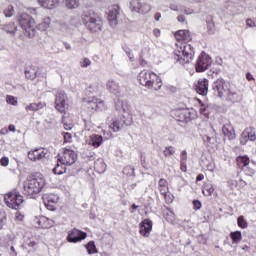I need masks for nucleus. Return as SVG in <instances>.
<instances>
[{"label": "nucleus", "mask_w": 256, "mask_h": 256, "mask_svg": "<svg viewBox=\"0 0 256 256\" xmlns=\"http://www.w3.org/2000/svg\"><path fill=\"white\" fill-rule=\"evenodd\" d=\"M175 39L179 41V43L176 44V49L174 51L175 61L180 63V65L191 63L194 55L193 47H191V44H188L189 41L193 39L191 32H189V30H178L175 33Z\"/></svg>", "instance_id": "f257e3e1"}, {"label": "nucleus", "mask_w": 256, "mask_h": 256, "mask_svg": "<svg viewBox=\"0 0 256 256\" xmlns=\"http://www.w3.org/2000/svg\"><path fill=\"white\" fill-rule=\"evenodd\" d=\"M19 24L20 27L25 31V34L28 37H35V29H38V31H49L51 29V17L46 16L42 18L38 24L35 22V19H33L29 14L23 13L19 16Z\"/></svg>", "instance_id": "f03ea898"}, {"label": "nucleus", "mask_w": 256, "mask_h": 256, "mask_svg": "<svg viewBox=\"0 0 256 256\" xmlns=\"http://www.w3.org/2000/svg\"><path fill=\"white\" fill-rule=\"evenodd\" d=\"M45 177L42 174L28 176L23 183L24 195H38L45 187Z\"/></svg>", "instance_id": "7ed1b4c3"}, {"label": "nucleus", "mask_w": 256, "mask_h": 256, "mask_svg": "<svg viewBox=\"0 0 256 256\" xmlns=\"http://www.w3.org/2000/svg\"><path fill=\"white\" fill-rule=\"evenodd\" d=\"M138 81L142 87H146L150 91H159L163 87L161 78L149 70H142L138 74Z\"/></svg>", "instance_id": "20e7f679"}, {"label": "nucleus", "mask_w": 256, "mask_h": 256, "mask_svg": "<svg viewBox=\"0 0 256 256\" xmlns=\"http://www.w3.org/2000/svg\"><path fill=\"white\" fill-rule=\"evenodd\" d=\"M77 161V153L71 149H64L62 153L58 155V164L53 169V172L55 175H63V168H60L61 165H66L70 167L71 165H74V163Z\"/></svg>", "instance_id": "39448f33"}, {"label": "nucleus", "mask_w": 256, "mask_h": 256, "mask_svg": "<svg viewBox=\"0 0 256 256\" xmlns=\"http://www.w3.org/2000/svg\"><path fill=\"white\" fill-rule=\"evenodd\" d=\"M81 19L92 33H98L103 27V20L93 11L83 12Z\"/></svg>", "instance_id": "423d86ee"}, {"label": "nucleus", "mask_w": 256, "mask_h": 256, "mask_svg": "<svg viewBox=\"0 0 256 256\" xmlns=\"http://www.w3.org/2000/svg\"><path fill=\"white\" fill-rule=\"evenodd\" d=\"M174 117L176 120L180 121V123H189V121L197 119V111L193 108L177 109L174 111Z\"/></svg>", "instance_id": "0eeeda50"}, {"label": "nucleus", "mask_w": 256, "mask_h": 256, "mask_svg": "<svg viewBox=\"0 0 256 256\" xmlns=\"http://www.w3.org/2000/svg\"><path fill=\"white\" fill-rule=\"evenodd\" d=\"M4 201L10 209H19L23 203V196L17 191H12L4 196Z\"/></svg>", "instance_id": "6e6552de"}, {"label": "nucleus", "mask_w": 256, "mask_h": 256, "mask_svg": "<svg viewBox=\"0 0 256 256\" xmlns=\"http://www.w3.org/2000/svg\"><path fill=\"white\" fill-rule=\"evenodd\" d=\"M55 109L59 113H65L69 109V98L65 91L60 90L56 93L55 96Z\"/></svg>", "instance_id": "1a4fd4ad"}, {"label": "nucleus", "mask_w": 256, "mask_h": 256, "mask_svg": "<svg viewBox=\"0 0 256 256\" xmlns=\"http://www.w3.org/2000/svg\"><path fill=\"white\" fill-rule=\"evenodd\" d=\"M130 9L131 11L139 13V15H147V13L151 12L153 6L147 2H141V0H131Z\"/></svg>", "instance_id": "9d476101"}, {"label": "nucleus", "mask_w": 256, "mask_h": 256, "mask_svg": "<svg viewBox=\"0 0 256 256\" xmlns=\"http://www.w3.org/2000/svg\"><path fill=\"white\" fill-rule=\"evenodd\" d=\"M211 63V57L207 53L202 52L196 62L197 73H203V71H207V69H209V67L211 66Z\"/></svg>", "instance_id": "9b49d317"}, {"label": "nucleus", "mask_w": 256, "mask_h": 256, "mask_svg": "<svg viewBox=\"0 0 256 256\" xmlns=\"http://www.w3.org/2000/svg\"><path fill=\"white\" fill-rule=\"evenodd\" d=\"M48 153L49 151L45 148H33L28 151V159L33 162L42 161L47 157Z\"/></svg>", "instance_id": "f8f14e48"}, {"label": "nucleus", "mask_w": 256, "mask_h": 256, "mask_svg": "<svg viewBox=\"0 0 256 256\" xmlns=\"http://www.w3.org/2000/svg\"><path fill=\"white\" fill-rule=\"evenodd\" d=\"M84 239H87V234L77 228L71 230L67 236L68 243H79Z\"/></svg>", "instance_id": "ddd939ff"}, {"label": "nucleus", "mask_w": 256, "mask_h": 256, "mask_svg": "<svg viewBox=\"0 0 256 256\" xmlns=\"http://www.w3.org/2000/svg\"><path fill=\"white\" fill-rule=\"evenodd\" d=\"M213 89L214 91H217L218 97L223 99L227 93H229V88H227V83L222 78L217 79L213 83Z\"/></svg>", "instance_id": "4468645a"}, {"label": "nucleus", "mask_w": 256, "mask_h": 256, "mask_svg": "<svg viewBox=\"0 0 256 256\" xmlns=\"http://www.w3.org/2000/svg\"><path fill=\"white\" fill-rule=\"evenodd\" d=\"M106 13L108 15V21L110 25H112V27H115V25H117L118 23L117 19L119 18V15L121 13L119 5L109 6Z\"/></svg>", "instance_id": "2eb2a0df"}, {"label": "nucleus", "mask_w": 256, "mask_h": 256, "mask_svg": "<svg viewBox=\"0 0 256 256\" xmlns=\"http://www.w3.org/2000/svg\"><path fill=\"white\" fill-rule=\"evenodd\" d=\"M153 231V221L150 219H144L139 224V233L142 237H150Z\"/></svg>", "instance_id": "dca6fc26"}, {"label": "nucleus", "mask_w": 256, "mask_h": 256, "mask_svg": "<svg viewBox=\"0 0 256 256\" xmlns=\"http://www.w3.org/2000/svg\"><path fill=\"white\" fill-rule=\"evenodd\" d=\"M43 200L47 209H49V211H54L55 208L53 207V205L59 203V196H57V194H44Z\"/></svg>", "instance_id": "f3484780"}, {"label": "nucleus", "mask_w": 256, "mask_h": 256, "mask_svg": "<svg viewBox=\"0 0 256 256\" xmlns=\"http://www.w3.org/2000/svg\"><path fill=\"white\" fill-rule=\"evenodd\" d=\"M87 145L90 147H94V149H98L103 144V136L99 134H92L87 140Z\"/></svg>", "instance_id": "a211bd4d"}, {"label": "nucleus", "mask_w": 256, "mask_h": 256, "mask_svg": "<svg viewBox=\"0 0 256 256\" xmlns=\"http://www.w3.org/2000/svg\"><path fill=\"white\" fill-rule=\"evenodd\" d=\"M196 91L199 95H207L209 93V80L205 78L199 79Z\"/></svg>", "instance_id": "6ab92c4d"}, {"label": "nucleus", "mask_w": 256, "mask_h": 256, "mask_svg": "<svg viewBox=\"0 0 256 256\" xmlns=\"http://www.w3.org/2000/svg\"><path fill=\"white\" fill-rule=\"evenodd\" d=\"M222 133L225 137H227V139H229L230 141H233V139H235L236 135H235V129L233 128V126L228 123V124H224L222 127Z\"/></svg>", "instance_id": "aec40b11"}, {"label": "nucleus", "mask_w": 256, "mask_h": 256, "mask_svg": "<svg viewBox=\"0 0 256 256\" xmlns=\"http://www.w3.org/2000/svg\"><path fill=\"white\" fill-rule=\"evenodd\" d=\"M38 3L44 9H55L59 5V0H38Z\"/></svg>", "instance_id": "412c9836"}, {"label": "nucleus", "mask_w": 256, "mask_h": 256, "mask_svg": "<svg viewBox=\"0 0 256 256\" xmlns=\"http://www.w3.org/2000/svg\"><path fill=\"white\" fill-rule=\"evenodd\" d=\"M43 107H47V103L45 102H38V103H30L26 105L25 111L29 113V111H39L40 109H43Z\"/></svg>", "instance_id": "4be33fe9"}, {"label": "nucleus", "mask_w": 256, "mask_h": 256, "mask_svg": "<svg viewBox=\"0 0 256 256\" xmlns=\"http://www.w3.org/2000/svg\"><path fill=\"white\" fill-rule=\"evenodd\" d=\"M107 89L110 91V93H113L114 95H117V93L121 91L119 83H117L115 80H109L107 82Z\"/></svg>", "instance_id": "5701e85b"}, {"label": "nucleus", "mask_w": 256, "mask_h": 256, "mask_svg": "<svg viewBox=\"0 0 256 256\" xmlns=\"http://www.w3.org/2000/svg\"><path fill=\"white\" fill-rule=\"evenodd\" d=\"M158 189L161 195H165V193H169V184L167 183V180L161 178L158 181Z\"/></svg>", "instance_id": "b1692460"}, {"label": "nucleus", "mask_w": 256, "mask_h": 256, "mask_svg": "<svg viewBox=\"0 0 256 256\" xmlns=\"http://www.w3.org/2000/svg\"><path fill=\"white\" fill-rule=\"evenodd\" d=\"M237 163H238V165H242V168H243L244 171H249V169H250V167H249V163H250L249 157L239 156L237 158Z\"/></svg>", "instance_id": "393cba45"}, {"label": "nucleus", "mask_w": 256, "mask_h": 256, "mask_svg": "<svg viewBox=\"0 0 256 256\" xmlns=\"http://www.w3.org/2000/svg\"><path fill=\"white\" fill-rule=\"evenodd\" d=\"M2 31H6V33H10V35H15L17 33V25L15 23L11 22L6 25H1L0 27Z\"/></svg>", "instance_id": "a878e982"}, {"label": "nucleus", "mask_w": 256, "mask_h": 256, "mask_svg": "<svg viewBox=\"0 0 256 256\" xmlns=\"http://www.w3.org/2000/svg\"><path fill=\"white\" fill-rule=\"evenodd\" d=\"M110 129H112L114 133H118V131L123 129V122L117 118L113 119L110 125Z\"/></svg>", "instance_id": "bb28decb"}, {"label": "nucleus", "mask_w": 256, "mask_h": 256, "mask_svg": "<svg viewBox=\"0 0 256 256\" xmlns=\"http://www.w3.org/2000/svg\"><path fill=\"white\" fill-rule=\"evenodd\" d=\"M222 99H227L228 101H237L239 99V95H237L235 91L228 89V93H226Z\"/></svg>", "instance_id": "cd10ccee"}, {"label": "nucleus", "mask_w": 256, "mask_h": 256, "mask_svg": "<svg viewBox=\"0 0 256 256\" xmlns=\"http://www.w3.org/2000/svg\"><path fill=\"white\" fill-rule=\"evenodd\" d=\"M215 191V187H213V184H206L204 186L203 194L206 195V197H211Z\"/></svg>", "instance_id": "c85d7f7f"}, {"label": "nucleus", "mask_w": 256, "mask_h": 256, "mask_svg": "<svg viewBox=\"0 0 256 256\" xmlns=\"http://www.w3.org/2000/svg\"><path fill=\"white\" fill-rule=\"evenodd\" d=\"M176 149L173 146H166L163 150L164 157H172L175 155Z\"/></svg>", "instance_id": "c756f323"}, {"label": "nucleus", "mask_w": 256, "mask_h": 256, "mask_svg": "<svg viewBox=\"0 0 256 256\" xmlns=\"http://www.w3.org/2000/svg\"><path fill=\"white\" fill-rule=\"evenodd\" d=\"M67 9H77L79 7V0H65Z\"/></svg>", "instance_id": "7c9ffc66"}, {"label": "nucleus", "mask_w": 256, "mask_h": 256, "mask_svg": "<svg viewBox=\"0 0 256 256\" xmlns=\"http://www.w3.org/2000/svg\"><path fill=\"white\" fill-rule=\"evenodd\" d=\"M230 237L233 241V243H239L241 239H243V235L241 234V231L232 232L230 234Z\"/></svg>", "instance_id": "2f4dec72"}, {"label": "nucleus", "mask_w": 256, "mask_h": 256, "mask_svg": "<svg viewBox=\"0 0 256 256\" xmlns=\"http://www.w3.org/2000/svg\"><path fill=\"white\" fill-rule=\"evenodd\" d=\"M106 110H107V105L105 104V101L97 98L96 111H106Z\"/></svg>", "instance_id": "473e14b6"}, {"label": "nucleus", "mask_w": 256, "mask_h": 256, "mask_svg": "<svg viewBox=\"0 0 256 256\" xmlns=\"http://www.w3.org/2000/svg\"><path fill=\"white\" fill-rule=\"evenodd\" d=\"M25 77L27 79H30L31 81H33V79H35L37 77V72L35 71V69L30 68L25 71Z\"/></svg>", "instance_id": "72a5a7b5"}, {"label": "nucleus", "mask_w": 256, "mask_h": 256, "mask_svg": "<svg viewBox=\"0 0 256 256\" xmlns=\"http://www.w3.org/2000/svg\"><path fill=\"white\" fill-rule=\"evenodd\" d=\"M7 223V214L5 211L0 210V231L3 229V226H5Z\"/></svg>", "instance_id": "f704fd0d"}, {"label": "nucleus", "mask_w": 256, "mask_h": 256, "mask_svg": "<svg viewBox=\"0 0 256 256\" xmlns=\"http://www.w3.org/2000/svg\"><path fill=\"white\" fill-rule=\"evenodd\" d=\"M87 107L88 109H92V111L97 110V98H92L87 101Z\"/></svg>", "instance_id": "c9c22d12"}, {"label": "nucleus", "mask_w": 256, "mask_h": 256, "mask_svg": "<svg viewBox=\"0 0 256 256\" xmlns=\"http://www.w3.org/2000/svg\"><path fill=\"white\" fill-rule=\"evenodd\" d=\"M6 103H8V105H13L14 107H17L19 102L17 101V97L8 95L6 97Z\"/></svg>", "instance_id": "e433bc0d"}, {"label": "nucleus", "mask_w": 256, "mask_h": 256, "mask_svg": "<svg viewBox=\"0 0 256 256\" xmlns=\"http://www.w3.org/2000/svg\"><path fill=\"white\" fill-rule=\"evenodd\" d=\"M238 227L241 229H247L248 223L245 221V218L243 216L238 217L237 219Z\"/></svg>", "instance_id": "4c0bfd02"}, {"label": "nucleus", "mask_w": 256, "mask_h": 256, "mask_svg": "<svg viewBox=\"0 0 256 256\" xmlns=\"http://www.w3.org/2000/svg\"><path fill=\"white\" fill-rule=\"evenodd\" d=\"M86 249H87L89 255H93V253H97V250L95 248V242H89L86 245Z\"/></svg>", "instance_id": "58836bf2"}, {"label": "nucleus", "mask_w": 256, "mask_h": 256, "mask_svg": "<svg viewBox=\"0 0 256 256\" xmlns=\"http://www.w3.org/2000/svg\"><path fill=\"white\" fill-rule=\"evenodd\" d=\"M15 14V9L13 6L9 5L5 10H4V15L5 17H13Z\"/></svg>", "instance_id": "ea45409f"}, {"label": "nucleus", "mask_w": 256, "mask_h": 256, "mask_svg": "<svg viewBox=\"0 0 256 256\" xmlns=\"http://www.w3.org/2000/svg\"><path fill=\"white\" fill-rule=\"evenodd\" d=\"M166 203L170 204L173 203V201L175 200V196H173V194L167 192L165 194H162Z\"/></svg>", "instance_id": "a19ab883"}, {"label": "nucleus", "mask_w": 256, "mask_h": 256, "mask_svg": "<svg viewBox=\"0 0 256 256\" xmlns=\"http://www.w3.org/2000/svg\"><path fill=\"white\" fill-rule=\"evenodd\" d=\"M249 132L245 131L242 133L241 138H240V143L241 145H246L247 141H249Z\"/></svg>", "instance_id": "79ce46f5"}, {"label": "nucleus", "mask_w": 256, "mask_h": 256, "mask_svg": "<svg viewBox=\"0 0 256 256\" xmlns=\"http://www.w3.org/2000/svg\"><path fill=\"white\" fill-rule=\"evenodd\" d=\"M63 137H64V143H71V141H73V135L69 132H64Z\"/></svg>", "instance_id": "37998d69"}, {"label": "nucleus", "mask_w": 256, "mask_h": 256, "mask_svg": "<svg viewBox=\"0 0 256 256\" xmlns=\"http://www.w3.org/2000/svg\"><path fill=\"white\" fill-rule=\"evenodd\" d=\"M166 219L169 221V223H173V221H175V213H173V211H168L166 214Z\"/></svg>", "instance_id": "c03bdc74"}, {"label": "nucleus", "mask_w": 256, "mask_h": 256, "mask_svg": "<svg viewBox=\"0 0 256 256\" xmlns=\"http://www.w3.org/2000/svg\"><path fill=\"white\" fill-rule=\"evenodd\" d=\"M91 65V60H89V58H84L81 62H80V66L83 68H87Z\"/></svg>", "instance_id": "a18cd8bd"}, {"label": "nucleus", "mask_w": 256, "mask_h": 256, "mask_svg": "<svg viewBox=\"0 0 256 256\" xmlns=\"http://www.w3.org/2000/svg\"><path fill=\"white\" fill-rule=\"evenodd\" d=\"M180 163H187V151L185 150L180 153Z\"/></svg>", "instance_id": "49530a36"}, {"label": "nucleus", "mask_w": 256, "mask_h": 256, "mask_svg": "<svg viewBox=\"0 0 256 256\" xmlns=\"http://www.w3.org/2000/svg\"><path fill=\"white\" fill-rule=\"evenodd\" d=\"M0 163L2 167H7L9 165V158L8 157H2L0 160Z\"/></svg>", "instance_id": "de8ad7c7"}, {"label": "nucleus", "mask_w": 256, "mask_h": 256, "mask_svg": "<svg viewBox=\"0 0 256 256\" xmlns=\"http://www.w3.org/2000/svg\"><path fill=\"white\" fill-rule=\"evenodd\" d=\"M193 205H194V209L197 211L199 209H201V201H198V200H194L193 201Z\"/></svg>", "instance_id": "09e8293b"}, {"label": "nucleus", "mask_w": 256, "mask_h": 256, "mask_svg": "<svg viewBox=\"0 0 256 256\" xmlns=\"http://www.w3.org/2000/svg\"><path fill=\"white\" fill-rule=\"evenodd\" d=\"M14 219H15V221H23L24 216L21 213L16 212Z\"/></svg>", "instance_id": "8fccbe9b"}, {"label": "nucleus", "mask_w": 256, "mask_h": 256, "mask_svg": "<svg viewBox=\"0 0 256 256\" xmlns=\"http://www.w3.org/2000/svg\"><path fill=\"white\" fill-rule=\"evenodd\" d=\"M248 139H249V141H256L255 132H248Z\"/></svg>", "instance_id": "3c124183"}, {"label": "nucleus", "mask_w": 256, "mask_h": 256, "mask_svg": "<svg viewBox=\"0 0 256 256\" xmlns=\"http://www.w3.org/2000/svg\"><path fill=\"white\" fill-rule=\"evenodd\" d=\"M180 169L184 173H187V162H180Z\"/></svg>", "instance_id": "603ef678"}, {"label": "nucleus", "mask_w": 256, "mask_h": 256, "mask_svg": "<svg viewBox=\"0 0 256 256\" xmlns=\"http://www.w3.org/2000/svg\"><path fill=\"white\" fill-rule=\"evenodd\" d=\"M7 247H10V250L12 251V253H14V255H17V252L15 251V247L13 246V240H11L8 244Z\"/></svg>", "instance_id": "864d4df0"}, {"label": "nucleus", "mask_w": 256, "mask_h": 256, "mask_svg": "<svg viewBox=\"0 0 256 256\" xmlns=\"http://www.w3.org/2000/svg\"><path fill=\"white\" fill-rule=\"evenodd\" d=\"M246 25L247 27H255V20L247 19Z\"/></svg>", "instance_id": "5fc2aeb1"}, {"label": "nucleus", "mask_w": 256, "mask_h": 256, "mask_svg": "<svg viewBox=\"0 0 256 256\" xmlns=\"http://www.w3.org/2000/svg\"><path fill=\"white\" fill-rule=\"evenodd\" d=\"M65 119L63 120L64 122V129H66L67 131H69L70 129H73V124H67L65 123Z\"/></svg>", "instance_id": "6e6d98bb"}, {"label": "nucleus", "mask_w": 256, "mask_h": 256, "mask_svg": "<svg viewBox=\"0 0 256 256\" xmlns=\"http://www.w3.org/2000/svg\"><path fill=\"white\" fill-rule=\"evenodd\" d=\"M8 131H12V133H15V131H17V128L15 127V125L10 124L8 127Z\"/></svg>", "instance_id": "4d7b16f0"}, {"label": "nucleus", "mask_w": 256, "mask_h": 256, "mask_svg": "<svg viewBox=\"0 0 256 256\" xmlns=\"http://www.w3.org/2000/svg\"><path fill=\"white\" fill-rule=\"evenodd\" d=\"M178 21H179L180 23H185V16L179 15V16H178Z\"/></svg>", "instance_id": "13d9d810"}, {"label": "nucleus", "mask_w": 256, "mask_h": 256, "mask_svg": "<svg viewBox=\"0 0 256 256\" xmlns=\"http://www.w3.org/2000/svg\"><path fill=\"white\" fill-rule=\"evenodd\" d=\"M246 79H247L248 81H253L254 78H253V75H251V73L248 72V73L246 74Z\"/></svg>", "instance_id": "bf43d9fd"}, {"label": "nucleus", "mask_w": 256, "mask_h": 256, "mask_svg": "<svg viewBox=\"0 0 256 256\" xmlns=\"http://www.w3.org/2000/svg\"><path fill=\"white\" fill-rule=\"evenodd\" d=\"M205 179V176L203 174H199L196 178V181H203Z\"/></svg>", "instance_id": "052dcab7"}, {"label": "nucleus", "mask_w": 256, "mask_h": 256, "mask_svg": "<svg viewBox=\"0 0 256 256\" xmlns=\"http://www.w3.org/2000/svg\"><path fill=\"white\" fill-rule=\"evenodd\" d=\"M29 13H31V15H37V9H35V8H30V9H29Z\"/></svg>", "instance_id": "680f3d73"}, {"label": "nucleus", "mask_w": 256, "mask_h": 256, "mask_svg": "<svg viewBox=\"0 0 256 256\" xmlns=\"http://www.w3.org/2000/svg\"><path fill=\"white\" fill-rule=\"evenodd\" d=\"M154 18H155V21H160V19H161V13H156L155 14V16H154Z\"/></svg>", "instance_id": "e2e57ef3"}, {"label": "nucleus", "mask_w": 256, "mask_h": 256, "mask_svg": "<svg viewBox=\"0 0 256 256\" xmlns=\"http://www.w3.org/2000/svg\"><path fill=\"white\" fill-rule=\"evenodd\" d=\"M128 57H129L130 61H135V56L133 55V53L128 52Z\"/></svg>", "instance_id": "0e129e2a"}, {"label": "nucleus", "mask_w": 256, "mask_h": 256, "mask_svg": "<svg viewBox=\"0 0 256 256\" xmlns=\"http://www.w3.org/2000/svg\"><path fill=\"white\" fill-rule=\"evenodd\" d=\"M154 35H155L156 37H159V35H161V30L155 29V30H154Z\"/></svg>", "instance_id": "69168bd1"}, {"label": "nucleus", "mask_w": 256, "mask_h": 256, "mask_svg": "<svg viewBox=\"0 0 256 256\" xmlns=\"http://www.w3.org/2000/svg\"><path fill=\"white\" fill-rule=\"evenodd\" d=\"M7 133H9V130L7 128L1 130L2 135H7Z\"/></svg>", "instance_id": "338daca9"}, {"label": "nucleus", "mask_w": 256, "mask_h": 256, "mask_svg": "<svg viewBox=\"0 0 256 256\" xmlns=\"http://www.w3.org/2000/svg\"><path fill=\"white\" fill-rule=\"evenodd\" d=\"M184 13L186 15H191L193 13V10H184Z\"/></svg>", "instance_id": "774afa93"}]
</instances>
